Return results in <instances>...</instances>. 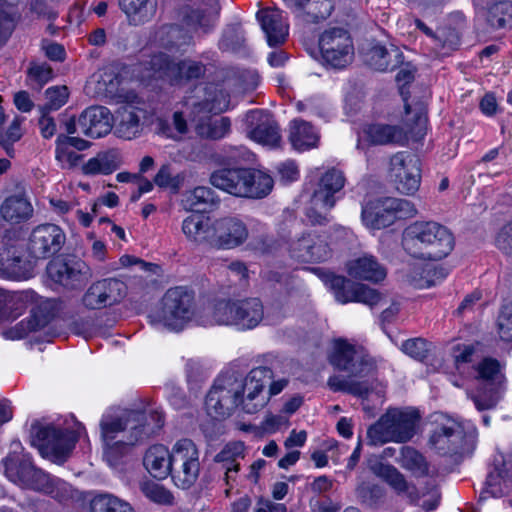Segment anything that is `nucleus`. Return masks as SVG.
Listing matches in <instances>:
<instances>
[{
    "label": "nucleus",
    "instance_id": "obj_1",
    "mask_svg": "<svg viewBox=\"0 0 512 512\" xmlns=\"http://www.w3.org/2000/svg\"><path fill=\"white\" fill-rule=\"evenodd\" d=\"M145 415L139 411H129L118 418H103L100 426L105 445L104 455L111 466L128 453L139 441L155 433L164 425L162 412L151 411L152 423L143 424Z\"/></svg>",
    "mask_w": 512,
    "mask_h": 512
},
{
    "label": "nucleus",
    "instance_id": "obj_2",
    "mask_svg": "<svg viewBox=\"0 0 512 512\" xmlns=\"http://www.w3.org/2000/svg\"><path fill=\"white\" fill-rule=\"evenodd\" d=\"M402 247L410 256L428 261H438L454 249L452 232L436 221H414L402 233Z\"/></svg>",
    "mask_w": 512,
    "mask_h": 512
},
{
    "label": "nucleus",
    "instance_id": "obj_3",
    "mask_svg": "<svg viewBox=\"0 0 512 512\" xmlns=\"http://www.w3.org/2000/svg\"><path fill=\"white\" fill-rule=\"evenodd\" d=\"M264 319V306L259 298L220 300L201 316L203 325L235 326L239 330L257 327Z\"/></svg>",
    "mask_w": 512,
    "mask_h": 512
},
{
    "label": "nucleus",
    "instance_id": "obj_4",
    "mask_svg": "<svg viewBox=\"0 0 512 512\" xmlns=\"http://www.w3.org/2000/svg\"><path fill=\"white\" fill-rule=\"evenodd\" d=\"M419 419L415 409L390 408L367 429L368 444L406 443L414 437Z\"/></svg>",
    "mask_w": 512,
    "mask_h": 512
},
{
    "label": "nucleus",
    "instance_id": "obj_5",
    "mask_svg": "<svg viewBox=\"0 0 512 512\" xmlns=\"http://www.w3.org/2000/svg\"><path fill=\"white\" fill-rule=\"evenodd\" d=\"M19 441L11 443V451L2 460L5 476L12 482L25 488L44 493H53L52 478L36 468L28 455L22 453Z\"/></svg>",
    "mask_w": 512,
    "mask_h": 512
},
{
    "label": "nucleus",
    "instance_id": "obj_6",
    "mask_svg": "<svg viewBox=\"0 0 512 512\" xmlns=\"http://www.w3.org/2000/svg\"><path fill=\"white\" fill-rule=\"evenodd\" d=\"M502 369L500 362L492 357H485L474 366L479 387L471 395V399L479 411L489 410L497 405L506 381Z\"/></svg>",
    "mask_w": 512,
    "mask_h": 512
},
{
    "label": "nucleus",
    "instance_id": "obj_7",
    "mask_svg": "<svg viewBox=\"0 0 512 512\" xmlns=\"http://www.w3.org/2000/svg\"><path fill=\"white\" fill-rule=\"evenodd\" d=\"M143 65L149 71L148 77L161 79L172 85L199 79L206 73V66L202 62L190 59L176 62L164 53L151 56Z\"/></svg>",
    "mask_w": 512,
    "mask_h": 512
},
{
    "label": "nucleus",
    "instance_id": "obj_8",
    "mask_svg": "<svg viewBox=\"0 0 512 512\" xmlns=\"http://www.w3.org/2000/svg\"><path fill=\"white\" fill-rule=\"evenodd\" d=\"M272 379L273 371L266 366L255 367L244 378H236L240 411L245 414L262 411L269 403L265 388Z\"/></svg>",
    "mask_w": 512,
    "mask_h": 512
},
{
    "label": "nucleus",
    "instance_id": "obj_9",
    "mask_svg": "<svg viewBox=\"0 0 512 512\" xmlns=\"http://www.w3.org/2000/svg\"><path fill=\"white\" fill-rule=\"evenodd\" d=\"M318 46L323 65L333 69L347 67L354 58V43L343 27H329L319 36Z\"/></svg>",
    "mask_w": 512,
    "mask_h": 512
},
{
    "label": "nucleus",
    "instance_id": "obj_10",
    "mask_svg": "<svg viewBox=\"0 0 512 512\" xmlns=\"http://www.w3.org/2000/svg\"><path fill=\"white\" fill-rule=\"evenodd\" d=\"M194 315L193 296L180 287L169 289L163 297L162 306L152 315V321L170 329L179 330Z\"/></svg>",
    "mask_w": 512,
    "mask_h": 512
},
{
    "label": "nucleus",
    "instance_id": "obj_11",
    "mask_svg": "<svg viewBox=\"0 0 512 512\" xmlns=\"http://www.w3.org/2000/svg\"><path fill=\"white\" fill-rule=\"evenodd\" d=\"M172 479L182 489L190 488L200 472L199 450L188 438L178 440L171 450Z\"/></svg>",
    "mask_w": 512,
    "mask_h": 512
},
{
    "label": "nucleus",
    "instance_id": "obj_12",
    "mask_svg": "<svg viewBox=\"0 0 512 512\" xmlns=\"http://www.w3.org/2000/svg\"><path fill=\"white\" fill-rule=\"evenodd\" d=\"M330 362L339 370L346 371L352 376H368L377 369L376 360L363 348L356 347L342 339L335 341Z\"/></svg>",
    "mask_w": 512,
    "mask_h": 512
},
{
    "label": "nucleus",
    "instance_id": "obj_13",
    "mask_svg": "<svg viewBox=\"0 0 512 512\" xmlns=\"http://www.w3.org/2000/svg\"><path fill=\"white\" fill-rule=\"evenodd\" d=\"M389 176L400 193L407 195L415 193L421 182L419 157L408 151L395 153L390 158Z\"/></svg>",
    "mask_w": 512,
    "mask_h": 512
},
{
    "label": "nucleus",
    "instance_id": "obj_14",
    "mask_svg": "<svg viewBox=\"0 0 512 512\" xmlns=\"http://www.w3.org/2000/svg\"><path fill=\"white\" fill-rule=\"evenodd\" d=\"M429 437V445L441 455L460 453L465 439L462 425L456 420L439 414Z\"/></svg>",
    "mask_w": 512,
    "mask_h": 512
},
{
    "label": "nucleus",
    "instance_id": "obj_15",
    "mask_svg": "<svg viewBox=\"0 0 512 512\" xmlns=\"http://www.w3.org/2000/svg\"><path fill=\"white\" fill-rule=\"evenodd\" d=\"M236 377H220L206 396L205 406L208 414L216 419L229 417L239 408V395Z\"/></svg>",
    "mask_w": 512,
    "mask_h": 512
},
{
    "label": "nucleus",
    "instance_id": "obj_16",
    "mask_svg": "<svg viewBox=\"0 0 512 512\" xmlns=\"http://www.w3.org/2000/svg\"><path fill=\"white\" fill-rule=\"evenodd\" d=\"M289 255L301 263H320L331 257L332 251L325 238L316 232L303 233L289 244Z\"/></svg>",
    "mask_w": 512,
    "mask_h": 512
},
{
    "label": "nucleus",
    "instance_id": "obj_17",
    "mask_svg": "<svg viewBox=\"0 0 512 512\" xmlns=\"http://www.w3.org/2000/svg\"><path fill=\"white\" fill-rule=\"evenodd\" d=\"M63 230L55 224H42L35 227L28 241L30 255L37 259H46L58 253L65 243Z\"/></svg>",
    "mask_w": 512,
    "mask_h": 512
},
{
    "label": "nucleus",
    "instance_id": "obj_18",
    "mask_svg": "<svg viewBox=\"0 0 512 512\" xmlns=\"http://www.w3.org/2000/svg\"><path fill=\"white\" fill-rule=\"evenodd\" d=\"M126 295V285L121 280L107 278L96 281L82 297L88 309H102L118 304Z\"/></svg>",
    "mask_w": 512,
    "mask_h": 512
},
{
    "label": "nucleus",
    "instance_id": "obj_19",
    "mask_svg": "<svg viewBox=\"0 0 512 512\" xmlns=\"http://www.w3.org/2000/svg\"><path fill=\"white\" fill-rule=\"evenodd\" d=\"M37 437L41 441V446L58 464L66 461L77 442V435L73 431L52 426L39 429Z\"/></svg>",
    "mask_w": 512,
    "mask_h": 512
},
{
    "label": "nucleus",
    "instance_id": "obj_20",
    "mask_svg": "<svg viewBox=\"0 0 512 512\" xmlns=\"http://www.w3.org/2000/svg\"><path fill=\"white\" fill-rule=\"evenodd\" d=\"M220 9L218 0H195L183 9V22L195 32L207 33L216 25Z\"/></svg>",
    "mask_w": 512,
    "mask_h": 512
},
{
    "label": "nucleus",
    "instance_id": "obj_21",
    "mask_svg": "<svg viewBox=\"0 0 512 512\" xmlns=\"http://www.w3.org/2000/svg\"><path fill=\"white\" fill-rule=\"evenodd\" d=\"M47 274L55 283L69 289L83 286L91 277L89 267L82 261H63L56 259L47 265Z\"/></svg>",
    "mask_w": 512,
    "mask_h": 512
},
{
    "label": "nucleus",
    "instance_id": "obj_22",
    "mask_svg": "<svg viewBox=\"0 0 512 512\" xmlns=\"http://www.w3.org/2000/svg\"><path fill=\"white\" fill-rule=\"evenodd\" d=\"M245 223L236 217H223L213 221V248L232 249L248 238Z\"/></svg>",
    "mask_w": 512,
    "mask_h": 512
},
{
    "label": "nucleus",
    "instance_id": "obj_23",
    "mask_svg": "<svg viewBox=\"0 0 512 512\" xmlns=\"http://www.w3.org/2000/svg\"><path fill=\"white\" fill-rule=\"evenodd\" d=\"M346 178L341 170L331 168L327 170L320 178L312 196V203L316 207H321L330 211L341 196L345 186Z\"/></svg>",
    "mask_w": 512,
    "mask_h": 512
},
{
    "label": "nucleus",
    "instance_id": "obj_24",
    "mask_svg": "<svg viewBox=\"0 0 512 512\" xmlns=\"http://www.w3.org/2000/svg\"><path fill=\"white\" fill-rule=\"evenodd\" d=\"M246 121L250 126L249 136L251 139L271 147L279 144L281 140L279 127L270 114L262 110L250 111L246 116Z\"/></svg>",
    "mask_w": 512,
    "mask_h": 512
},
{
    "label": "nucleus",
    "instance_id": "obj_25",
    "mask_svg": "<svg viewBox=\"0 0 512 512\" xmlns=\"http://www.w3.org/2000/svg\"><path fill=\"white\" fill-rule=\"evenodd\" d=\"M113 121V115L108 108L92 106L85 109L79 116V131L85 136L100 138L112 130Z\"/></svg>",
    "mask_w": 512,
    "mask_h": 512
},
{
    "label": "nucleus",
    "instance_id": "obj_26",
    "mask_svg": "<svg viewBox=\"0 0 512 512\" xmlns=\"http://www.w3.org/2000/svg\"><path fill=\"white\" fill-rule=\"evenodd\" d=\"M249 168H222L214 171L210 176V183L231 195L245 197L247 194V180L250 177Z\"/></svg>",
    "mask_w": 512,
    "mask_h": 512
},
{
    "label": "nucleus",
    "instance_id": "obj_27",
    "mask_svg": "<svg viewBox=\"0 0 512 512\" xmlns=\"http://www.w3.org/2000/svg\"><path fill=\"white\" fill-rule=\"evenodd\" d=\"M256 18L270 46H276L285 42L288 36L289 25L280 10L263 8L257 12Z\"/></svg>",
    "mask_w": 512,
    "mask_h": 512
},
{
    "label": "nucleus",
    "instance_id": "obj_28",
    "mask_svg": "<svg viewBox=\"0 0 512 512\" xmlns=\"http://www.w3.org/2000/svg\"><path fill=\"white\" fill-rule=\"evenodd\" d=\"M482 6V15L493 29L512 28V0H475Z\"/></svg>",
    "mask_w": 512,
    "mask_h": 512
},
{
    "label": "nucleus",
    "instance_id": "obj_29",
    "mask_svg": "<svg viewBox=\"0 0 512 512\" xmlns=\"http://www.w3.org/2000/svg\"><path fill=\"white\" fill-rule=\"evenodd\" d=\"M346 266L348 274L358 280L377 283L384 280L387 275L385 267L372 255L352 259Z\"/></svg>",
    "mask_w": 512,
    "mask_h": 512
},
{
    "label": "nucleus",
    "instance_id": "obj_30",
    "mask_svg": "<svg viewBox=\"0 0 512 512\" xmlns=\"http://www.w3.org/2000/svg\"><path fill=\"white\" fill-rule=\"evenodd\" d=\"M403 54L396 46L386 48L381 45L373 46L366 54L367 64L377 71L394 70L403 63Z\"/></svg>",
    "mask_w": 512,
    "mask_h": 512
},
{
    "label": "nucleus",
    "instance_id": "obj_31",
    "mask_svg": "<svg viewBox=\"0 0 512 512\" xmlns=\"http://www.w3.org/2000/svg\"><path fill=\"white\" fill-rule=\"evenodd\" d=\"M171 458V451L164 445L157 444L147 450L143 463L153 477L164 479L173 474Z\"/></svg>",
    "mask_w": 512,
    "mask_h": 512
},
{
    "label": "nucleus",
    "instance_id": "obj_32",
    "mask_svg": "<svg viewBox=\"0 0 512 512\" xmlns=\"http://www.w3.org/2000/svg\"><path fill=\"white\" fill-rule=\"evenodd\" d=\"M182 232L186 238L196 244L213 247V222L199 214H192L182 223Z\"/></svg>",
    "mask_w": 512,
    "mask_h": 512
},
{
    "label": "nucleus",
    "instance_id": "obj_33",
    "mask_svg": "<svg viewBox=\"0 0 512 512\" xmlns=\"http://www.w3.org/2000/svg\"><path fill=\"white\" fill-rule=\"evenodd\" d=\"M364 133L373 145H404L408 139L403 128L389 124H371L365 128Z\"/></svg>",
    "mask_w": 512,
    "mask_h": 512
},
{
    "label": "nucleus",
    "instance_id": "obj_34",
    "mask_svg": "<svg viewBox=\"0 0 512 512\" xmlns=\"http://www.w3.org/2000/svg\"><path fill=\"white\" fill-rule=\"evenodd\" d=\"M319 133L311 123L294 119L289 126V141L299 151L315 148L319 142Z\"/></svg>",
    "mask_w": 512,
    "mask_h": 512
},
{
    "label": "nucleus",
    "instance_id": "obj_35",
    "mask_svg": "<svg viewBox=\"0 0 512 512\" xmlns=\"http://www.w3.org/2000/svg\"><path fill=\"white\" fill-rule=\"evenodd\" d=\"M119 6L131 24L140 25L155 16L157 0H119Z\"/></svg>",
    "mask_w": 512,
    "mask_h": 512
},
{
    "label": "nucleus",
    "instance_id": "obj_36",
    "mask_svg": "<svg viewBox=\"0 0 512 512\" xmlns=\"http://www.w3.org/2000/svg\"><path fill=\"white\" fill-rule=\"evenodd\" d=\"M0 273L12 279L27 278L29 268L27 262L13 247H5L0 250Z\"/></svg>",
    "mask_w": 512,
    "mask_h": 512
},
{
    "label": "nucleus",
    "instance_id": "obj_37",
    "mask_svg": "<svg viewBox=\"0 0 512 512\" xmlns=\"http://www.w3.org/2000/svg\"><path fill=\"white\" fill-rule=\"evenodd\" d=\"M2 218L12 224L29 220L33 215L31 203L24 197L11 196L4 200L0 207Z\"/></svg>",
    "mask_w": 512,
    "mask_h": 512
},
{
    "label": "nucleus",
    "instance_id": "obj_38",
    "mask_svg": "<svg viewBox=\"0 0 512 512\" xmlns=\"http://www.w3.org/2000/svg\"><path fill=\"white\" fill-rule=\"evenodd\" d=\"M144 112L134 107H126L119 112L115 133L123 139H133L139 135L142 129L141 120Z\"/></svg>",
    "mask_w": 512,
    "mask_h": 512
},
{
    "label": "nucleus",
    "instance_id": "obj_39",
    "mask_svg": "<svg viewBox=\"0 0 512 512\" xmlns=\"http://www.w3.org/2000/svg\"><path fill=\"white\" fill-rule=\"evenodd\" d=\"M364 223L373 229H382L395 222V216L384 207V198L366 204L362 210Z\"/></svg>",
    "mask_w": 512,
    "mask_h": 512
},
{
    "label": "nucleus",
    "instance_id": "obj_40",
    "mask_svg": "<svg viewBox=\"0 0 512 512\" xmlns=\"http://www.w3.org/2000/svg\"><path fill=\"white\" fill-rule=\"evenodd\" d=\"M120 166V159L115 151H107L98 153L95 157L90 158L81 167L84 175L92 176L97 174H111Z\"/></svg>",
    "mask_w": 512,
    "mask_h": 512
},
{
    "label": "nucleus",
    "instance_id": "obj_41",
    "mask_svg": "<svg viewBox=\"0 0 512 512\" xmlns=\"http://www.w3.org/2000/svg\"><path fill=\"white\" fill-rule=\"evenodd\" d=\"M334 9L333 0H306L294 13L308 23H318L328 18Z\"/></svg>",
    "mask_w": 512,
    "mask_h": 512
},
{
    "label": "nucleus",
    "instance_id": "obj_42",
    "mask_svg": "<svg viewBox=\"0 0 512 512\" xmlns=\"http://www.w3.org/2000/svg\"><path fill=\"white\" fill-rule=\"evenodd\" d=\"M399 464L414 477H425L430 473V466L426 458L419 451L410 446H403L401 448Z\"/></svg>",
    "mask_w": 512,
    "mask_h": 512
},
{
    "label": "nucleus",
    "instance_id": "obj_43",
    "mask_svg": "<svg viewBox=\"0 0 512 512\" xmlns=\"http://www.w3.org/2000/svg\"><path fill=\"white\" fill-rule=\"evenodd\" d=\"M370 470L377 477L383 479L397 493H405L409 490V484L405 476L393 465L375 461L370 464Z\"/></svg>",
    "mask_w": 512,
    "mask_h": 512
},
{
    "label": "nucleus",
    "instance_id": "obj_44",
    "mask_svg": "<svg viewBox=\"0 0 512 512\" xmlns=\"http://www.w3.org/2000/svg\"><path fill=\"white\" fill-rule=\"evenodd\" d=\"M244 444L242 442L228 443L216 456L215 461L222 463L226 469L225 476L228 482L233 474L239 471V459L244 458Z\"/></svg>",
    "mask_w": 512,
    "mask_h": 512
},
{
    "label": "nucleus",
    "instance_id": "obj_45",
    "mask_svg": "<svg viewBox=\"0 0 512 512\" xmlns=\"http://www.w3.org/2000/svg\"><path fill=\"white\" fill-rule=\"evenodd\" d=\"M249 178L247 180L246 198L260 199L266 197L273 188L274 181L272 177L260 170L248 169Z\"/></svg>",
    "mask_w": 512,
    "mask_h": 512
},
{
    "label": "nucleus",
    "instance_id": "obj_46",
    "mask_svg": "<svg viewBox=\"0 0 512 512\" xmlns=\"http://www.w3.org/2000/svg\"><path fill=\"white\" fill-rule=\"evenodd\" d=\"M91 512H135L131 504L112 494L96 495L90 502Z\"/></svg>",
    "mask_w": 512,
    "mask_h": 512
},
{
    "label": "nucleus",
    "instance_id": "obj_47",
    "mask_svg": "<svg viewBox=\"0 0 512 512\" xmlns=\"http://www.w3.org/2000/svg\"><path fill=\"white\" fill-rule=\"evenodd\" d=\"M185 178L184 172L175 173L170 164H164L156 173L153 182L159 188L170 190L172 193H178L184 185Z\"/></svg>",
    "mask_w": 512,
    "mask_h": 512
},
{
    "label": "nucleus",
    "instance_id": "obj_48",
    "mask_svg": "<svg viewBox=\"0 0 512 512\" xmlns=\"http://www.w3.org/2000/svg\"><path fill=\"white\" fill-rule=\"evenodd\" d=\"M327 283L338 302L346 304L355 301L359 283H354L351 280L338 275H332L328 279Z\"/></svg>",
    "mask_w": 512,
    "mask_h": 512
},
{
    "label": "nucleus",
    "instance_id": "obj_49",
    "mask_svg": "<svg viewBox=\"0 0 512 512\" xmlns=\"http://www.w3.org/2000/svg\"><path fill=\"white\" fill-rule=\"evenodd\" d=\"M34 303V294L30 291L6 292L2 309L16 318Z\"/></svg>",
    "mask_w": 512,
    "mask_h": 512
},
{
    "label": "nucleus",
    "instance_id": "obj_50",
    "mask_svg": "<svg viewBox=\"0 0 512 512\" xmlns=\"http://www.w3.org/2000/svg\"><path fill=\"white\" fill-rule=\"evenodd\" d=\"M214 203V191L205 186H198L183 194L182 205L185 210L194 211Z\"/></svg>",
    "mask_w": 512,
    "mask_h": 512
},
{
    "label": "nucleus",
    "instance_id": "obj_51",
    "mask_svg": "<svg viewBox=\"0 0 512 512\" xmlns=\"http://www.w3.org/2000/svg\"><path fill=\"white\" fill-rule=\"evenodd\" d=\"M17 5L0 2V45L6 44L17 23Z\"/></svg>",
    "mask_w": 512,
    "mask_h": 512
},
{
    "label": "nucleus",
    "instance_id": "obj_52",
    "mask_svg": "<svg viewBox=\"0 0 512 512\" xmlns=\"http://www.w3.org/2000/svg\"><path fill=\"white\" fill-rule=\"evenodd\" d=\"M328 385L333 391H343L358 397H366L369 386L365 381H357L352 378L330 377Z\"/></svg>",
    "mask_w": 512,
    "mask_h": 512
},
{
    "label": "nucleus",
    "instance_id": "obj_53",
    "mask_svg": "<svg viewBox=\"0 0 512 512\" xmlns=\"http://www.w3.org/2000/svg\"><path fill=\"white\" fill-rule=\"evenodd\" d=\"M32 315L29 319L26 321H21L18 323L13 330L11 331L14 333L15 338H24L26 337L30 332L36 331L42 327H44L48 321H49V315L42 313L41 309L38 308H32L31 309Z\"/></svg>",
    "mask_w": 512,
    "mask_h": 512
},
{
    "label": "nucleus",
    "instance_id": "obj_54",
    "mask_svg": "<svg viewBox=\"0 0 512 512\" xmlns=\"http://www.w3.org/2000/svg\"><path fill=\"white\" fill-rule=\"evenodd\" d=\"M158 132L167 138L179 140L188 131L187 122L181 112H175L172 116V123L159 119L157 122Z\"/></svg>",
    "mask_w": 512,
    "mask_h": 512
},
{
    "label": "nucleus",
    "instance_id": "obj_55",
    "mask_svg": "<svg viewBox=\"0 0 512 512\" xmlns=\"http://www.w3.org/2000/svg\"><path fill=\"white\" fill-rule=\"evenodd\" d=\"M384 207L394 214L395 219L411 218L417 214L415 205L407 199L386 197Z\"/></svg>",
    "mask_w": 512,
    "mask_h": 512
},
{
    "label": "nucleus",
    "instance_id": "obj_56",
    "mask_svg": "<svg viewBox=\"0 0 512 512\" xmlns=\"http://www.w3.org/2000/svg\"><path fill=\"white\" fill-rule=\"evenodd\" d=\"M119 84V75L112 69H105L97 75L96 93L112 96L117 93Z\"/></svg>",
    "mask_w": 512,
    "mask_h": 512
},
{
    "label": "nucleus",
    "instance_id": "obj_57",
    "mask_svg": "<svg viewBox=\"0 0 512 512\" xmlns=\"http://www.w3.org/2000/svg\"><path fill=\"white\" fill-rule=\"evenodd\" d=\"M245 42L244 33L240 25L228 26L219 42L220 49L224 51H237Z\"/></svg>",
    "mask_w": 512,
    "mask_h": 512
},
{
    "label": "nucleus",
    "instance_id": "obj_58",
    "mask_svg": "<svg viewBox=\"0 0 512 512\" xmlns=\"http://www.w3.org/2000/svg\"><path fill=\"white\" fill-rule=\"evenodd\" d=\"M69 92L66 86L50 87L45 91L46 103L39 106V111L51 112L61 108L68 100Z\"/></svg>",
    "mask_w": 512,
    "mask_h": 512
},
{
    "label": "nucleus",
    "instance_id": "obj_59",
    "mask_svg": "<svg viewBox=\"0 0 512 512\" xmlns=\"http://www.w3.org/2000/svg\"><path fill=\"white\" fill-rule=\"evenodd\" d=\"M55 159L63 169H73L78 166L82 155L71 149L64 142L56 139Z\"/></svg>",
    "mask_w": 512,
    "mask_h": 512
},
{
    "label": "nucleus",
    "instance_id": "obj_60",
    "mask_svg": "<svg viewBox=\"0 0 512 512\" xmlns=\"http://www.w3.org/2000/svg\"><path fill=\"white\" fill-rule=\"evenodd\" d=\"M22 119L19 117L14 118L10 123L7 131L0 132V146L5 150L8 156H14L13 144L22 137L21 130Z\"/></svg>",
    "mask_w": 512,
    "mask_h": 512
},
{
    "label": "nucleus",
    "instance_id": "obj_61",
    "mask_svg": "<svg viewBox=\"0 0 512 512\" xmlns=\"http://www.w3.org/2000/svg\"><path fill=\"white\" fill-rule=\"evenodd\" d=\"M498 333L503 341H512V303L502 306L498 320Z\"/></svg>",
    "mask_w": 512,
    "mask_h": 512
},
{
    "label": "nucleus",
    "instance_id": "obj_62",
    "mask_svg": "<svg viewBox=\"0 0 512 512\" xmlns=\"http://www.w3.org/2000/svg\"><path fill=\"white\" fill-rule=\"evenodd\" d=\"M401 350L419 361L424 360L429 352L428 343L422 338H413L404 341Z\"/></svg>",
    "mask_w": 512,
    "mask_h": 512
},
{
    "label": "nucleus",
    "instance_id": "obj_63",
    "mask_svg": "<svg viewBox=\"0 0 512 512\" xmlns=\"http://www.w3.org/2000/svg\"><path fill=\"white\" fill-rule=\"evenodd\" d=\"M142 491L147 498H149L155 503L165 505L173 503L172 494L163 486H160L158 484L147 483L143 486Z\"/></svg>",
    "mask_w": 512,
    "mask_h": 512
},
{
    "label": "nucleus",
    "instance_id": "obj_64",
    "mask_svg": "<svg viewBox=\"0 0 512 512\" xmlns=\"http://www.w3.org/2000/svg\"><path fill=\"white\" fill-rule=\"evenodd\" d=\"M495 245L504 254L512 256V221L504 225L497 233Z\"/></svg>",
    "mask_w": 512,
    "mask_h": 512
}]
</instances>
